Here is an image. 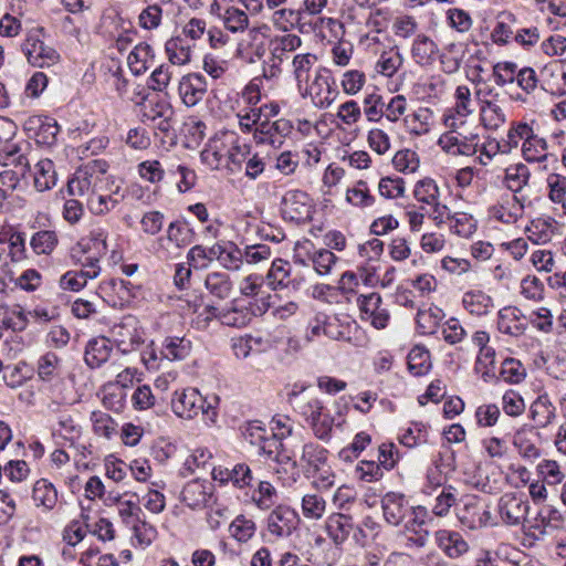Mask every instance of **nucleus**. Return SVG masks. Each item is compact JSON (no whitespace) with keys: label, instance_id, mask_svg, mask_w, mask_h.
<instances>
[{"label":"nucleus","instance_id":"nucleus-19","mask_svg":"<svg viewBox=\"0 0 566 566\" xmlns=\"http://www.w3.org/2000/svg\"><path fill=\"white\" fill-rule=\"evenodd\" d=\"M457 516L461 524L470 530H479L496 524L489 507L482 505L472 496L468 497L463 506L458 510Z\"/></svg>","mask_w":566,"mask_h":566},{"label":"nucleus","instance_id":"nucleus-34","mask_svg":"<svg viewBox=\"0 0 566 566\" xmlns=\"http://www.w3.org/2000/svg\"><path fill=\"white\" fill-rule=\"evenodd\" d=\"M317 56L312 53H301L294 55L292 60V73L296 82L297 90L307 83L314 76Z\"/></svg>","mask_w":566,"mask_h":566},{"label":"nucleus","instance_id":"nucleus-4","mask_svg":"<svg viewBox=\"0 0 566 566\" xmlns=\"http://www.w3.org/2000/svg\"><path fill=\"white\" fill-rule=\"evenodd\" d=\"M195 239V230L186 220L170 222L164 235L158 237L151 244L153 253L160 260H172L190 245Z\"/></svg>","mask_w":566,"mask_h":566},{"label":"nucleus","instance_id":"nucleus-52","mask_svg":"<svg viewBox=\"0 0 566 566\" xmlns=\"http://www.w3.org/2000/svg\"><path fill=\"white\" fill-rule=\"evenodd\" d=\"M555 221L551 218H537L531 221L526 227L527 238L534 243L548 242L554 233Z\"/></svg>","mask_w":566,"mask_h":566},{"label":"nucleus","instance_id":"nucleus-29","mask_svg":"<svg viewBox=\"0 0 566 566\" xmlns=\"http://www.w3.org/2000/svg\"><path fill=\"white\" fill-rule=\"evenodd\" d=\"M381 509L385 521L392 526H398L408 516L411 507L408 506L402 494L388 492L381 499Z\"/></svg>","mask_w":566,"mask_h":566},{"label":"nucleus","instance_id":"nucleus-56","mask_svg":"<svg viewBox=\"0 0 566 566\" xmlns=\"http://www.w3.org/2000/svg\"><path fill=\"white\" fill-rule=\"evenodd\" d=\"M522 154L528 163L545 160L548 156L546 140L533 133L527 140L523 142Z\"/></svg>","mask_w":566,"mask_h":566},{"label":"nucleus","instance_id":"nucleus-54","mask_svg":"<svg viewBox=\"0 0 566 566\" xmlns=\"http://www.w3.org/2000/svg\"><path fill=\"white\" fill-rule=\"evenodd\" d=\"M413 197L421 206H429L440 199V189L434 179L426 177L416 182Z\"/></svg>","mask_w":566,"mask_h":566},{"label":"nucleus","instance_id":"nucleus-10","mask_svg":"<svg viewBox=\"0 0 566 566\" xmlns=\"http://www.w3.org/2000/svg\"><path fill=\"white\" fill-rule=\"evenodd\" d=\"M235 142V133L222 130L217 133L201 151L202 161L211 169L229 167V151Z\"/></svg>","mask_w":566,"mask_h":566},{"label":"nucleus","instance_id":"nucleus-24","mask_svg":"<svg viewBox=\"0 0 566 566\" xmlns=\"http://www.w3.org/2000/svg\"><path fill=\"white\" fill-rule=\"evenodd\" d=\"M208 84L203 75L199 73H188L184 75L178 84V93L182 103L188 106H195L205 98Z\"/></svg>","mask_w":566,"mask_h":566},{"label":"nucleus","instance_id":"nucleus-33","mask_svg":"<svg viewBox=\"0 0 566 566\" xmlns=\"http://www.w3.org/2000/svg\"><path fill=\"white\" fill-rule=\"evenodd\" d=\"M556 418V408L548 395L538 396L530 406V419L537 428H546Z\"/></svg>","mask_w":566,"mask_h":566},{"label":"nucleus","instance_id":"nucleus-59","mask_svg":"<svg viewBox=\"0 0 566 566\" xmlns=\"http://www.w3.org/2000/svg\"><path fill=\"white\" fill-rule=\"evenodd\" d=\"M251 500L258 509L268 511L274 506L277 500V491L270 482L260 481L252 493Z\"/></svg>","mask_w":566,"mask_h":566},{"label":"nucleus","instance_id":"nucleus-28","mask_svg":"<svg viewBox=\"0 0 566 566\" xmlns=\"http://www.w3.org/2000/svg\"><path fill=\"white\" fill-rule=\"evenodd\" d=\"M212 479L222 485L231 483L238 489L250 486L253 480L251 469L245 463L235 464L232 469L229 468H213Z\"/></svg>","mask_w":566,"mask_h":566},{"label":"nucleus","instance_id":"nucleus-6","mask_svg":"<svg viewBox=\"0 0 566 566\" xmlns=\"http://www.w3.org/2000/svg\"><path fill=\"white\" fill-rule=\"evenodd\" d=\"M298 92L303 98H310L319 109L328 108L339 94L328 71L322 66L314 71L313 78L300 87Z\"/></svg>","mask_w":566,"mask_h":566},{"label":"nucleus","instance_id":"nucleus-31","mask_svg":"<svg viewBox=\"0 0 566 566\" xmlns=\"http://www.w3.org/2000/svg\"><path fill=\"white\" fill-rule=\"evenodd\" d=\"M527 319L515 306H507L499 312L497 328L511 336H521L526 331Z\"/></svg>","mask_w":566,"mask_h":566},{"label":"nucleus","instance_id":"nucleus-43","mask_svg":"<svg viewBox=\"0 0 566 566\" xmlns=\"http://www.w3.org/2000/svg\"><path fill=\"white\" fill-rule=\"evenodd\" d=\"M452 470L451 463L443 461V455L439 454V460H434L433 468H430L426 475V483L422 486V493L426 495H433L434 492L444 488V473L446 470Z\"/></svg>","mask_w":566,"mask_h":566},{"label":"nucleus","instance_id":"nucleus-53","mask_svg":"<svg viewBox=\"0 0 566 566\" xmlns=\"http://www.w3.org/2000/svg\"><path fill=\"white\" fill-rule=\"evenodd\" d=\"M91 421L94 433L101 438L111 440L118 433V423L103 411H93Z\"/></svg>","mask_w":566,"mask_h":566},{"label":"nucleus","instance_id":"nucleus-63","mask_svg":"<svg viewBox=\"0 0 566 566\" xmlns=\"http://www.w3.org/2000/svg\"><path fill=\"white\" fill-rule=\"evenodd\" d=\"M464 53L462 46L457 43H450L444 48L443 53L440 55V63L442 70L447 74H453L459 71Z\"/></svg>","mask_w":566,"mask_h":566},{"label":"nucleus","instance_id":"nucleus-5","mask_svg":"<svg viewBox=\"0 0 566 566\" xmlns=\"http://www.w3.org/2000/svg\"><path fill=\"white\" fill-rule=\"evenodd\" d=\"M30 164L19 144L2 146V187L11 192H24L28 189L27 174Z\"/></svg>","mask_w":566,"mask_h":566},{"label":"nucleus","instance_id":"nucleus-25","mask_svg":"<svg viewBox=\"0 0 566 566\" xmlns=\"http://www.w3.org/2000/svg\"><path fill=\"white\" fill-rule=\"evenodd\" d=\"M265 276L256 273L244 276L239 283V291L243 296L255 298L260 304V313L266 312L271 306L272 295L264 291Z\"/></svg>","mask_w":566,"mask_h":566},{"label":"nucleus","instance_id":"nucleus-7","mask_svg":"<svg viewBox=\"0 0 566 566\" xmlns=\"http://www.w3.org/2000/svg\"><path fill=\"white\" fill-rule=\"evenodd\" d=\"M109 335V339L123 354L132 353L145 343V331L133 315H126L115 323Z\"/></svg>","mask_w":566,"mask_h":566},{"label":"nucleus","instance_id":"nucleus-2","mask_svg":"<svg viewBox=\"0 0 566 566\" xmlns=\"http://www.w3.org/2000/svg\"><path fill=\"white\" fill-rule=\"evenodd\" d=\"M108 165L104 160H92L80 167L67 182L71 196L85 198L87 201L102 192L112 176L107 175Z\"/></svg>","mask_w":566,"mask_h":566},{"label":"nucleus","instance_id":"nucleus-41","mask_svg":"<svg viewBox=\"0 0 566 566\" xmlns=\"http://www.w3.org/2000/svg\"><path fill=\"white\" fill-rule=\"evenodd\" d=\"M327 511L326 500L316 492L305 493L301 499V513L307 521H319Z\"/></svg>","mask_w":566,"mask_h":566},{"label":"nucleus","instance_id":"nucleus-30","mask_svg":"<svg viewBox=\"0 0 566 566\" xmlns=\"http://www.w3.org/2000/svg\"><path fill=\"white\" fill-rule=\"evenodd\" d=\"M128 283L124 280L108 279L103 281L97 289V294L112 307H120L130 298Z\"/></svg>","mask_w":566,"mask_h":566},{"label":"nucleus","instance_id":"nucleus-60","mask_svg":"<svg viewBox=\"0 0 566 566\" xmlns=\"http://www.w3.org/2000/svg\"><path fill=\"white\" fill-rule=\"evenodd\" d=\"M55 185V170L53 161L50 159H42L35 165L34 171V187L39 191L49 190Z\"/></svg>","mask_w":566,"mask_h":566},{"label":"nucleus","instance_id":"nucleus-26","mask_svg":"<svg viewBox=\"0 0 566 566\" xmlns=\"http://www.w3.org/2000/svg\"><path fill=\"white\" fill-rule=\"evenodd\" d=\"M25 129L42 145H53L59 133L57 122L49 116L34 115L25 123Z\"/></svg>","mask_w":566,"mask_h":566},{"label":"nucleus","instance_id":"nucleus-21","mask_svg":"<svg viewBox=\"0 0 566 566\" xmlns=\"http://www.w3.org/2000/svg\"><path fill=\"white\" fill-rule=\"evenodd\" d=\"M478 134L443 133L439 139V147L451 156H473L478 153Z\"/></svg>","mask_w":566,"mask_h":566},{"label":"nucleus","instance_id":"nucleus-42","mask_svg":"<svg viewBox=\"0 0 566 566\" xmlns=\"http://www.w3.org/2000/svg\"><path fill=\"white\" fill-rule=\"evenodd\" d=\"M153 59V48L148 43L142 42L129 52L127 64L134 75H140L147 71Z\"/></svg>","mask_w":566,"mask_h":566},{"label":"nucleus","instance_id":"nucleus-55","mask_svg":"<svg viewBox=\"0 0 566 566\" xmlns=\"http://www.w3.org/2000/svg\"><path fill=\"white\" fill-rule=\"evenodd\" d=\"M33 500L38 506L52 510L57 503V491L51 482L41 479L33 486Z\"/></svg>","mask_w":566,"mask_h":566},{"label":"nucleus","instance_id":"nucleus-40","mask_svg":"<svg viewBox=\"0 0 566 566\" xmlns=\"http://www.w3.org/2000/svg\"><path fill=\"white\" fill-rule=\"evenodd\" d=\"M516 22L517 19L513 12L506 10L500 12L496 17V24L491 33L493 42L503 45L509 43L511 39H514Z\"/></svg>","mask_w":566,"mask_h":566},{"label":"nucleus","instance_id":"nucleus-51","mask_svg":"<svg viewBox=\"0 0 566 566\" xmlns=\"http://www.w3.org/2000/svg\"><path fill=\"white\" fill-rule=\"evenodd\" d=\"M303 17L300 9L277 8L274 9L270 18L273 25L281 31L293 30L300 24Z\"/></svg>","mask_w":566,"mask_h":566},{"label":"nucleus","instance_id":"nucleus-39","mask_svg":"<svg viewBox=\"0 0 566 566\" xmlns=\"http://www.w3.org/2000/svg\"><path fill=\"white\" fill-rule=\"evenodd\" d=\"M462 304L472 315L482 316L489 314L494 307L492 297L481 290H471L463 294Z\"/></svg>","mask_w":566,"mask_h":566},{"label":"nucleus","instance_id":"nucleus-27","mask_svg":"<svg viewBox=\"0 0 566 566\" xmlns=\"http://www.w3.org/2000/svg\"><path fill=\"white\" fill-rule=\"evenodd\" d=\"M434 543L451 559L463 556L469 551V544L457 531L438 530L434 532Z\"/></svg>","mask_w":566,"mask_h":566},{"label":"nucleus","instance_id":"nucleus-23","mask_svg":"<svg viewBox=\"0 0 566 566\" xmlns=\"http://www.w3.org/2000/svg\"><path fill=\"white\" fill-rule=\"evenodd\" d=\"M213 486L205 480L189 481L181 491V501L191 510L207 507L212 501Z\"/></svg>","mask_w":566,"mask_h":566},{"label":"nucleus","instance_id":"nucleus-48","mask_svg":"<svg viewBox=\"0 0 566 566\" xmlns=\"http://www.w3.org/2000/svg\"><path fill=\"white\" fill-rule=\"evenodd\" d=\"M328 452L317 443H306L303 447L301 461L305 463L307 470L319 472L327 463Z\"/></svg>","mask_w":566,"mask_h":566},{"label":"nucleus","instance_id":"nucleus-47","mask_svg":"<svg viewBox=\"0 0 566 566\" xmlns=\"http://www.w3.org/2000/svg\"><path fill=\"white\" fill-rule=\"evenodd\" d=\"M474 373L485 382H490L496 378V359L494 348H483L482 350H479L474 364Z\"/></svg>","mask_w":566,"mask_h":566},{"label":"nucleus","instance_id":"nucleus-62","mask_svg":"<svg viewBox=\"0 0 566 566\" xmlns=\"http://www.w3.org/2000/svg\"><path fill=\"white\" fill-rule=\"evenodd\" d=\"M31 374L32 369L23 361L14 365L9 364L4 367L2 366V378L7 385L12 388L21 386L27 379L31 377Z\"/></svg>","mask_w":566,"mask_h":566},{"label":"nucleus","instance_id":"nucleus-20","mask_svg":"<svg viewBox=\"0 0 566 566\" xmlns=\"http://www.w3.org/2000/svg\"><path fill=\"white\" fill-rule=\"evenodd\" d=\"M526 198L522 195H506L490 210V217L505 224H513L523 217Z\"/></svg>","mask_w":566,"mask_h":566},{"label":"nucleus","instance_id":"nucleus-15","mask_svg":"<svg viewBox=\"0 0 566 566\" xmlns=\"http://www.w3.org/2000/svg\"><path fill=\"white\" fill-rule=\"evenodd\" d=\"M539 439L535 427L523 424L514 432L512 444L523 460L533 463L542 455Z\"/></svg>","mask_w":566,"mask_h":566},{"label":"nucleus","instance_id":"nucleus-22","mask_svg":"<svg viewBox=\"0 0 566 566\" xmlns=\"http://www.w3.org/2000/svg\"><path fill=\"white\" fill-rule=\"evenodd\" d=\"M479 101V114L482 126L488 130H497L506 122V114L499 101V94L488 99L481 97V90L475 92Z\"/></svg>","mask_w":566,"mask_h":566},{"label":"nucleus","instance_id":"nucleus-11","mask_svg":"<svg viewBox=\"0 0 566 566\" xmlns=\"http://www.w3.org/2000/svg\"><path fill=\"white\" fill-rule=\"evenodd\" d=\"M297 524L298 515L289 505H276L265 520L266 531L276 539L291 536Z\"/></svg>","mask_w":566,"mask_h":566},{"label":"nucleus","instance_id":"nucleus-1","mask_svg":"<svg viewBox=\"0 0 566 566\" xmlns=\"http://www.w3.org/2000/svg\"><path fill=\"white\" fill-rule=\"evenodd\" d=\"M290 401L318 439L329 438L335 420L313 391L293 392Z\"/></svg>","mask_w":566,"mask_h":566},{"label":"nucleus","instance_id":"nucleus-18","mask_svg":"<svg viewBox=\"0 0 566 566\" xmlns=\"http://www.w3.org/2000/svg\"><path fill=\"white\" fill-rule=\"evenodd\" d=\"M357 305L363 321L369 322L375 328L380 329L387 326L389 313L382 306L381 296L371 292L357 297Z\"/></svg>","mask_w":566,"mask_h":566},{"label":"nucleus","instance_id":"nucleus-61","mask_svg":"<svg viewBox=\"0 0 566 566\" xmlns=\"http://www.w3.org/2000/svg\"><path fill=\"white\" fill-rule=\"evenodd\" d=\"M530 171L525 165L511 166L505 171V185L513 195H521L522 189L527 185Z\"/></svg>","mask_w":566,"mask_h":566},{"label":"nucleus","instance_id":"nucleus-38","mask_svg":"<svg viewBox=\"0 0 566 566\" xmlns=\"http://www.w3.org/2000/svg\"><path fill=\"white\" fill-rule=\"evenodd\" d=\"M205 287L209 295L216 300H226L230 296L233 283L224 272H209L205 277Z\"/></svg>","mask_w":566,"mask_h":566},{"label":"nucleus","instance_id":"nucleus-44","mask_svg":"<svg viewBox=\"0 0 566 566\" xmlns=\"http://www.w3.org/2000/svg\"><path fill=\"white\" fill-rule=\"evenodd\" d=\"M52 436L73 446L82 436V428L69 415H61L52 427Z\"/></svg>","mask_w":566,"mask_h":566},{"label":"nucleus","instance_id":"nucleus-57","mask_svg":"<svg viewBox=\"0 0 566 566\" xmlns=\"http://www.w3.org/2000/svg\"><path fill=\"white\" fill-rule=\"evenodd\" d=\"M333 323L329 322L328 316L325 313H317L310 321L305 337L307 340L313 342L325 335L328 338H337V335L333 332Z\"/></svg>","mask_w":566,"mask_h":566},{"label":"nucleus","instance_id":"nucleus-64","mask_svg":"<svg viewBox=\"0 0 566 566\" xmlns=\"http://www.w3.org/2000/svg\"><path fill=\"white\" fill-rule=\"evenodd\" d=\"M256 531V525L252 518L244 515H238L230 524L229 532L238 542L245 543L250 541Z\"/></svg>","mask_w":566,"mask_h":566},{"label":"nucleus","instance_id":"nucleus-49","mask_svg":"<svg viewBox=\"0 0 566 566\" xmlns=\"http://www.w3.org/2000/svg\"><path fill=\"white\" fill-rule=\"evenodd\" d=\"M438 52V45L424 34H419L412 43L411 55L420 65H428L432 62Z\"/></svg>","mask_w":566,"mask_h":566},{"label":"nucleus","instance_id":"nucleus-16","mask_svg":"<svg viewBox=\"0 0 566 566\" xmlns=\"http://www.w3.org/2000/svg\"><path fill=\"white\" fill-rule=\"evenodd\" d=\"M266 284L272 291L282 289L298 290L305 282L304 276L293 275L292 265L282 259L272 262L266 275Z\"/></svg>","mask_w":566,"mask_h":566},{"label":"nucleus","instance_id":"nucleus-13","mask_svg":"<svg viewBox=\"0 0 566 566\" xmlns=\"http://www.w3.org/2000/svg\"><path fill=\"white\" fill-rule=\"evenodd\" d=\"M409 512V518L405 523L407 544L418 548L424 547L429 541L430 533L423 526L430 520V512L423 505L412 506Z\"/></svg>","mask_w":566,"mask_h":566},{"label":"nucleus","instance_id":"nucleus-32","mask_svg":"<svg viewBox=\"0 0 566 566\" xmlns=\"http://www.w3.org/2000/svg\"><path fill=\"white\" fill-rule=\"evenodd\" d=\"M325 531L335 544L344 543L350 535L354 523L349 515L333 513L325 521Z\"/></svg>","mask_w":566,"mask_h":566},{"label":"nucleus","instance_id":"nucleus-14","mask_svg":"<svg viewBox=\"0 0 566 566\" xmlns=\"http://www.w3.org/2000/svg\"><path fill=\"white\" fill-rule=\"evenodd\" d=\"M125 199V191L122 184L114 177L108 180V186L103 188L86 202L87 208L93 214L103 216L114 210Z\"/></svg>","mask_w":566,"mask_h":566},{"label":"nucleus","instance_id":"nucleus-45","mask_svg":"<svg viewBox=\"0 0 566 566\" xmlns=\"http://www.w3.org/2000/svg\"><path fill=\"white\" fill-rule=\"evenodd\" d=\"M191 342L185 337L168 336L163 342L161 355L168 360H182L189 356Z\"/></svg>","mask_w":566,"mask_h":566},{"label":"nucleus","instance_id":"nucleus-58","mask_svg":"<svg viewBox=\"0 0 566 566\" xmlns=\"http://www.w3.org/2000/svg\"><path fill=\"white\" fill-rule=\"evenodd\" d=\"M102 402L105 408L120 412L125 407L126 391L119 385L108 382L102 388Z\"/></svg>","mask_w":566,"mask_h":566},{"label":"nucleus","instance_id":"nucleus-50","mask_svg":"<svg viewBox=\"0 0 566 566\" xmlns=\"http://www.w3.org/2000/svg\"><path fill=\"white\" fill-rule=\"evenodd\" d=\"M433 114L427 107H419L413 113L403 117V122L409 132L413 135H426L430 130Z\"/></svg>","mask_w":566,"mask_h":566},{"label":"nucleus","instance_id":"nucleus-46","mask_svg":"<svg viewBox=\"0 0 566 566\" xmlns=\"http://www.w3.org/2000/svg\"><path fill=\"white\" fill-rule=\"evenodd\" d=\"M458 502L457 490L451 486H444L433 499L430 505V512L436 517H446L449 515L451 509Z\"/></svg>","mask_w":566,"mask_h":566},{"label":"nucleus","instance_id":"nucleus-17","mask_svg":"<svg viewBox=\"0 0 566 566\" xmlns=\"http://www.w3.org/2000/svg\"><path fill=\"white\" fill-rule=\"evenodd\" d=\"M293 125L289 119L280 118L271 122L263 119L254 133L256 144H268L274 148L282 146L286 136L292 133Z\"/></svg>","mask_w":566,"mask_h":566},{"label":"nucleus","instance_id":"nucleus-8","mask_svg":"<svg viewBox=\"0 0 566 566\" xmlns=\"http://www.w3.org/2000/svg\"><path fill=\"white\" fill-rule=\"evenodd\" d=\"M43 28L32 29L22 44V51L28 62L35 67H49L60 61L57 51L41 39L40 35H43Z\"/></svg>","mask_w":566,"mask_h":566},{"label":"nucleus","instance_id":"nucleus-35","mask_svg":"<svg viewBox=\"0 0 566 566\" xmlns=\"http://www.w3.org/2000/svg\"><path fill=\"white\" fill-rule=\"evenodd\" d=\"M302 45V39L293 33L279 35L270 41V57L284 63L289 59V53L294 52Z\"/></svg>","mask_w":566,"mask_h":566},{"label":"nucleus","instance_id":"nucleus-9","mask_svg":"<svg viewBox=\"0 0 566 566\" xmlns=\"http://www.w3.org/2000/svg\"><path fill=\"white\" fill-rule=\"evenodd\" d=\"M496 512L506 526L524 525L530 512L528 500L521 493L506 492L497 500Z\"/></svg>","mask_w":566,"mask_h":566},{"label":"nucleus","instance_id":"nucleus-36","mask_svg":"<svg viewBox=\"0 0 566 566\" xmlns=\"http://www.w3.org/2000/svg\"><path fill=\"white\" fill-rule=\"evenodd\" d=\"M165 54L172 66H185L190 63L191 46L180 36H172L165 43Z\"/></svg>","mask_w":566,"mask_h":566},{"label":"nucleus","instance_id":"nucleus-12","mask_svg":"<svg viewBox=\"0 0 566 566\" xmlns=\"http://www.w3.org/2000/svg\"><path fill=\"white\" fill-rule=\"evenodd\" d=\"M281 210L285 219L300 223L311 219L313 205L306 192L293 189L284 193Z\"/></svg>","mask_w":566,"mask_h":566},{"label":"nucleus","instance_id":"nucleus-3","mask_svg":"<svg viewBox=\"0 0 566 566\" xmlns=\"http://www.w3.org/2000/svg\"><path fill=\"white\" fill-rule=\"evenodd\" d=\"M219 397L205 398L196 388L175 391L171 408L175 415L184 419H193L202 413L206 422L214 423L218 417Z\"/></svg>","mask_w":566,"mask_h":566},{"label":"nucleus","instance_id":"nucleus-37","mask_svg":"<svg viewBox=\"0 0 566 566\" xmlns=\"http://www.w3.org/2000/svg\"><path fill=\"white\" fill-rule=\"evenodd\" d=\"M111 342L106 337H96L87 343L84 359L90 367L97 368L107 361L112 352Z\"/></svg>","mask_w":566,"mask_h":566}]
</instances>
